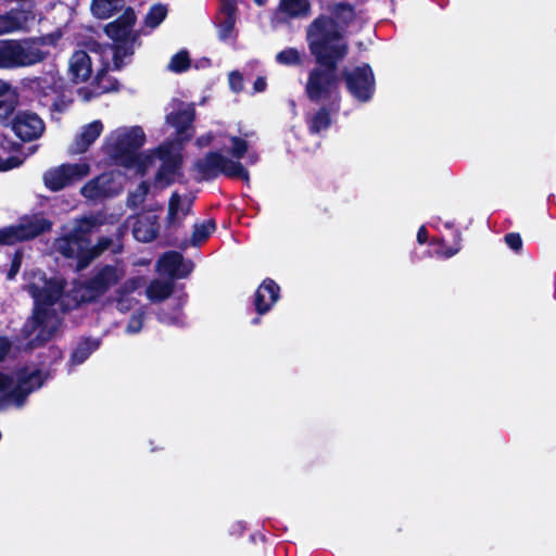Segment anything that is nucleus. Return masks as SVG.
Here are the masks:
<instances>
[{"label":"nucleus","mask_w":556,"mask_h":556,"mask_svg":"<svg viewBox=\"0 0 556 556\" xmlns=\"http://www.w3.org/2000/svg\"><path fill=\"white\" fill-rule=\"evenodd\" d=\"M267 88L266 78L263 76H258L253 84V90L255 92H264Z\"/></svg>","instance_id":"53"},{"label":"nucleus","mask_w":556,"mask_h":556,"mask_svg":"<svg viewBox=\"0 0 556 556\" xmlns=\"http://www.w3.org/2000/svg\"><path fill=\"white\" fill-rule=\"evenodd\" d=\"M63 351L52 344L49 345L43 352H40L38 355V364L40 367L51 368L53 365L62 361Z\"/></svg>","instance_id":"34"},{"label":"nucleus","mask_w":556,"mask_h":556,"mask_svg":"<svg viewBox=\"0 0 556 556\" xmlns=\"http://www.w3.org/2000/svg\"><path fill=\"white\" fill-rule=\"evenodd\" d=\"M35 89L39 94L48 96L51 92H55V86L53 81H49L47 77H36L33 80Z\"/></svg>","instance_id":"42"},{"label":"nucleus","mask_w":556,"mask_h":556,"mask_svg":"<svg viewBox=\"0 0 556 556\" xmlns=\"http://www.w3.org/2000/svg\"><path fill=\"white\" fill-rule=\"evenodd\" d=\"M311 2H279L275 18L279 23H289L293 18H304L311 15Z\"/></svg>","instance_id":"22"},{"label":"nucleus","mask_w":556,"mask_h":556,"mask_svg":"<svg viewBox=\"0 0 556 556\" xmlns=\"http://www.w3.org/2000/svg\"><path fill=\"white\" fill-rule=\"evenodd\" d=\"M96 225L94 217H83L76 222L70 232L55 240V251L65 258L74 260L77 271H81L89 266L81 261L89 254L91 233Z\"/></svg>","instance_id":"3"},{"label":"nucleus","mask_w":556,"mask_h":556,"mask_svg":"<svg viewBox=\"0 0 556 556\" xmlns=\"http://www.w3.org/2000/svg\"><path fill=\"white\" fill-rule=\"evenodd\" d=\"M195 109L189 104L166 115V123L176 129V140L184 144L194 135Z\"/></svg>","instance_id":"15"},{"label":"nucleus","mask_w":556,"mask_h":556,"mask_svg":"<svg viewBox=\"0 0 556 556\" xmlns=\"http://www.w3.org/2000/svg\"><path fill=\"white\" fill-rule=\"evenodd\" d=\"M213 139H214V135L212 132H208L206 135H202V136L198 137L195 140V144L199 148H204V147L210 146L211 142L213 141Z\"/></svg>","instance_id":"52"},{"label":"nucleus","mask_w":556,"mask_h":556,"mask_svg":"<svg viewBox=\"0 0 556 556\" xmlns=\"http://www.w3.org/2000/svg\"><path fill=\"white\" fill-rule=\"evenodd\" d=\"M146 143V134L140 126H134L117 137L112 146V157L116 164L134 168L138 151Z\"/></svg>","instance_id":"10"},{"label":"nucleus","mask_w":556,"mask_h":556,"mask_svg":"<svg viewBox=\"0 0 556 556\" xmlns=\"http://www.w3.org/2000/svg\"><path fill=\"white\" fill-rule=\"evenodd\" d=\"M160 231V224L155 215L138 219L132 228L134 237L140 242H152Z\"/></svg>","instance_id":"24"},{"label":"nucleus","mask_w":556,"mask_h":556,"mask_svg":"<svg viewBox=\"0 0 556 556\" xmlns=\"http://www.w3.org/2000/svg\"><path fill=\"white\" fill-rule=\"evenodd\" d=\"M49 51L36 47L31 41L17 39L0 40V68L14 70L43 62Z\"/></svg>","instance_id":"7"},{"label":"nucleus","mask_w":556,"mask_h":556,"mask_svg":"<svg viewBox=\"0 0 556 556\" xmlns=\"http://www.w3.org/2000/svg\"><path fill=\"white\" fill-rule=\"evenodd\" d=\"M167 16V8L161 2L153 4L148 11L144 24L150 28H156Z\"/></svg>","instance_id":"36"},{"label":"nucleus","mask_w":556,"mask_h":556,"mask_svg":"<svg viewBox=\"0 0 556 556\" xmlns=\"http://www.w3.org/2000/svg\"><path fill=\"white\" fill-rule=\"evenodd\" d=\"M16 105V100H0V119L10 117L14 113Z\"/></svg>","instance_id":"46"},{"label":"nucleus","mask_w":556,"mask_h":556,"mask_svg":"<svg viewBox=\"0 0 556 556\" xmlns=\"http://www.w3.org/2000/svg\"><path fill=\"white\" fill-rule=\"evenodd\" d=\"M460 241H462V233L458 230H456L454 233L455 247H450V248L445 249L442 253L443 256L448 258V257L454 256L456 253H458V251L460 250Z\"/></svg>","instance_id":"48"},{"label":"nucleus","mask_w":556,"mask_h":556,"mask_svg":"<svg viewBox=\"0 0 556 556\" xmlns=\"http://www.w3.org/2000/svg\"><path fill=\"white\" fill-rule=\"evenodd\" d=\"M258 5H264L266 2H263V1H260V2H256Z\"/></svg>","instance_id":"61"},{"label":"nucleus","mask_w":556,"mask_h":556,"mask_svg":"<svg viewBox=\"0 0 556 556\" xmlns=\"http://www.w3.org/2000/svg\"><path fill=\"white\" fill-rule=\"evenodd\" d=\"M47 378L48 375L43 376L41 369H36L29 374H24V370H21L17 376V381H25L24 387L31 388L33 393L43 386Z\"/></svg>","instance_id":"35"},{"label":"nucleus","mask_w":556,"mask_h":556,"mask_svg":"<svg viewBox=\"0 0 556 556\" xmlns=\"http://www.w3.org/2000/svg\"><path fill=\"white\" fill-rule=\"evenodd\" d=\"M151 162L152 156L138 152V160L136 164H134V168H137L139 172H144Z\"/></svg>","instance_id":"49"},{"label":"nucleus","mask_w":556,"mask_h":556,"mask_svg":"<svg viewBox=\"0 0 556 556\" xmlns=\"http://www.w3.org/2000/svg\"><path fill=\"white\" fill-rule=\"evenodd\" d=\"M417 241L419 244H425L428 241V230L425 226L419 227L417 231Z\"/></svg>","instance_id":"54"},{"label":"nucleus","mask_w":556,"mask_h":556,"mask_svg":"<svg viewBox=\"0 0 556 556\" xmlns=\"http://www.w3.org/2000/svg\"><path fill=\"white\" fill-rule=\"evenodd\" d=\"M125 2H90L93 16L106 20L123 10Z\"/></svg>","instance_id":"30"},{"label":"nucleus","mask_w":556,"mask_h":556,"mask_svg":"<svg viewBox=\"0 0 556 556\" xmlns=\"http://www.w3.org/2000/svg\"><path fill=\"white\" fill-rule=\"evenodd\" d=\"M174 292V286L169 281H152L147 289L148 298L152 302H161L166 300Z\"/></svg>","instance_id":"29"},{"label":"nucleus","mask_w":556,"mask_h":556,"mask_svg":"<svg viewBox=\"0 0 556 556\" xmlns=\"http://www.w3.org/2000/svg\"><path fill=\"white\" fill-rule=\"evenodd\" d=\"M100 345V341L91 338H85L80 340L76 348L73 350L70 363L72 366H77L83 364L85 361L89 358V356L98 350Z\"/></svg>","instance_id":"28"},{"label":"nucleus","mask_w":556,"mask_h":556,"mask_svg":"<svg viewBox=\"0 0 556 556\" xmlns=\"http://www.w3.org/2000/svg\"><path fill=\"white\" fill-rule=\"evenodd\" d=\"M238 2H220V7L216 13V26L218 28V38L222 41L228 40L236 26Z\"/></svg>","instance_id":"18"},{"label":"nucleus","mask_w":556,"mask_h":556,"mask_svg":"<svg viewBox=\"0 0 556 556\" xmlns=\"http://www.w3.org/2000/svg\"><path fill=\"white\" fill-rule=\"evenodd\" d=\"M159 268L172 278H186L191 268L184 262V255L178 251H167L157 261Z\"/></svg>","instance_id":"20"},{"label":"nucleus","mask_w":556,"mask_h":556,"mask_svg":"<svg viewBox=\"0 0 556 556\" xmlns=\"http://www.w3.org/2000/svg\"><path fill=\"white\" fill-rule=\"evenodd\" d=\"M280 286L271 278H265L253 295V306L257 315L267 314L280 299Z\"/></svg>","instance_id":"16"},{"label":"nucleus","mask_w":556,"mask_h":556,"mask_svg":"<svg viewBox=\"0 0 556 556\" xmlns=\"http://www.w3.org/2000/svg\"><path fill=\"white\" fill-rule=\"evenodd\" d=\"M192 201L181 206V198L177 191L173 192L168 200L167 215L165 218V237L168 245H177V239L170 237V231L182 226L184 219L191 213Z\"/></svg>","instance_id":"13"},{"label":"nucleus","mask_w":556,"mask_h":556,"mask_svg":"<svg viewBox=\"0 0 556 556\" xmlns=\"http://www.w3.org/2000/svg\"><path fill=\"white\" fill-rule=\"evenodd\" d=\"M9 146L4 147L3 143H1L2 148L8 149L9 151H20L22 149V144L14 141H8Z\"/></svg>","instance_id":"56"},{"label":"nucleus","mask_w":556,"mask_h":556,"mask_svg":"<svg viewBox=\"0 0 556 556\" xmlns=\"http://www.w3.org/2000/svg\"><path fill=\"white\" fill-rule=\"evenodd\" d=\"M21 242L15 225L0 228V245H13Z\"/></svg>","instance_id":"41"},{"label":"nucleus","mask_w":556,"mask_h":556,"mask_svg":"<svg viewBox=\"0 0 556 556\" xmlns=\"http://www.w3.org/2000/svg\"><path fill=\"white\" fill-rule=\"evenodd\" d=\"M103 130L101 121H93L86 125L76 136L70 151L72 154L85 153L89 147L100 137Z\"/></svg>","instance_id":"21"},{"label":"nucleus","mask_w":556,"mask_h":556,"mask_svg":"<svg viewBox=\"0 0 556 556\" xmlns=\"http://www.w3.org/2000/svg\"><path fill=\"white\" fill-rule=\"evenodd\" d=\"M122 250H123V245L119 243V244L115 245V247L112 249V253H113V254H118V253H121V252H122Z\"/></svg>","instance_id":"58"},{"label":"nucleus","mask_w":556,"mask_h":556,"mask_svg":"<svg viewBox=\"0 0 556 556\" xmlns=\"http://www.w3.org/2000/svg\"><path fill=\"white\" fill-rule=\"evenodd\" d=\"M89 173L88 163H63L46 170L42 179L48 190L58 192L83 180Z\"/></svg>","instance_id":"9"},{"label":"nucleus","mask_w":556,"mask_h":556,"mask_svg":"<svg viewBox=\"0 0 556 556\" xmlns=\"http://www.w3.org/2000/svg\"><path fill=\"white\" fill-rule=\"evenodd\" d=\"M61 33L60 31H55V33H51V34H48L46 36H41V37H37V38H30V39H25L24 41H31L34 42V45L36 47H38L39 45H51V46H55L58 43V41L61 39Z\"/></svg>","instance_id":"44"},{"label":"nucleus","mask_w":556,"mask_h":556,"mask_svg":"<svg viewBox=\"0 0 556 556\" xmlns=\"http://www.w3.org/2000/svg\"><path fill=\"white\" fill-rule=\"evenodd\" d=\"M325 13L319 14L306 27V42L317 66L308 72L305 96L319 109L306 116L311 135L327 130L332 115L341 108L339 64L349 54L345 31L355 24L364 23L363 12L351 2H326Z\"/></svg>","instance_id":"1"},{"label":"nucleus","mask_w":556,"mask_h":556,"mask_svg":"<svg viewBox=\"0 0 556 556\" xmlns=\"http://www.w3.org/2000/svg\"><path fill=\"white\" fill-rule=\"evenodd\" d=\"M276 62L285 66H300L303 64L301 52L293 47L286 48L276 54Z\"/></svg>","instance_id":"33"},{"label":"nucleus","mask_w":556,"mask_h":556,"mask_svg":"<svg viewBox=\"0 0 556 556\" xmlns=\"http://www.w3.org/2000/svg\"><path fill=\"white\" fill-rule=\"evenodd\" d=\"M62 319L53 307L34 306L31 315L24 323L21 332L28 349H37L49 342L58 332Z\"/></svg>","instance_id":"5"},{"label":"nucleus","mask_w":556,"mask_h":556,"mask_svg":"<svg viewBox=\"0 0 556 556\" xmlns=\"http://www.w3.org/2000/svg\"><path fill=\"white\" fill-rule=\"evenodd\" d=\"M229 81L233 90H239L242 87L243 77L239 72H231L229 74Z\"/></svg>","instance_id":"51"},{"label":"nucleus","mask_w":556,"mask_h":556,"mask_svg":"<svg viewBox=\"0 0 556 556\" xmlns=\"http://www.w3.org/2000/svg\"><path fill=\"white\" fill-rule=\"evenodd\" d=\"M113 245V239L110 237H100L96 244L92 242L89 245V254L83 258L85 265H90L96 258L102 255L106 250Z\"/></svg>","instance_id":"32"},{"label":"nucleus","mask_w":556,"mask_h":556,"mask_svg":"<svg viewBox=\"0 0 556 556\" xmlns=\"http://www.w3.org/2000/svg\"><path fill=\"white\" fill-rule=\"evenodd\" d=\"M12 348V342L5 336H0V362H2L9 354Z\"/></svg>","instance_id":"50"},{"label":"nucleus","mask_w":556,"mask_h":556,"mask_svg":"<svg viewBox=\"0 0 556 556\" xmlns=\"http://www.w3.org/2000/svg\"><path fill=\"white\" fill-rule=\"evenodd\" d=\"M191 64L189 53L185 50L175 53L169 62L168 68L174 73L186 72Z\"/></svg>","instance_id":"39"},{"label":"nucleus","mask_w":556,"mask_h":556,"mask_svg":"<svg viewBox=\"0 0 556 556\" xmlns=\"http://www.w3.org/2000/svg\"><path fill=\"white\" fill-rule=\"evenodd\" d=\"M52 106L54 108V110L56 111H61L60 106H59V103L55 101L53 102Z\"/></svg>","instance_id":"60"},{"label":"nucleus","mask_w":556,"mask_h":556,"mask_svg":"<svg viewBox=\"0 0 556 556\" xmlns=\"http://www.w3.org/2000/svg\"><path fill=\"white\" fill-rule=\"evenodd\" d=\"M258 161V154L256 152H251L248 155V163L250 165L255 164Z\"/></svg>","instance_id":"57"},{"label":"nucleus","mask_w":556,"mask_h":556,"mask_svg":"<svg viewBox=\"0 0 556 556\" xmlns=\"http://www.w3.org/2000/svg\"><path fill=\"white\" fill-rule=\"evenodd\" d=\"M143 326V316L142 314H134L129 318L126 331L128 333H138Z\"/></svg>","instance_id":"47"},{"label":"nucleus","mask_w":556,"mask_h":556,"mask_svg":"<svg viewBox=\"0 0 556 556\" xmlns=\"http://www.w3.org/2000/svg\"><path fill=\"white\" fill-rule=\"evenodd\" d=\"M80 193L86 199L98 200L103 198L106 192L103 186L100 185V177L89 180L80 189Z\"/></svg>","instance_id":"37"},{"label":"nucleus","mask_w":556,"mask_h":556,"mask_svg":"<svg viewBox=\"0 0 556 556\" xmlns=\"http://www.w3.org/2000/svg\"><path fill=\"white\" fill-rule=\"evenodd\" d=\"M182 165V156L180 154H172L163 160L162 165L155 174L156 181H165L167 186L174 184V176H184L180 172Z\"/></svg>","instance_id":"23"},{"label":"nucleus","mask_w":556,"mask_h":556,"mask_svg":"<svg viewBox=\"0 0 556 556\" xmlns=\"http://www.w3.org/2000/svg\"><path fill=\"white\" fill-rule=\"evenodd\" d=\"M71 80L80 84L89 80L92 75V62L85 50H75L68 61Z\"/></svg>","instance_id":"19"},{"label":"nucleus","mask_w":556,"mask_h":556,"mask_svg":"<svg viewBox=\"0 0 556 556\" xmlns=\"http://www.w3.org/2000/svg\"><path fill=\"white\" fill-rule=\"evenodd\" d=\"M261 316L262 315H258L257 317H254L252 320H251V324L252 325H258L261 323Z\"/></svg>","instance_id":"59"},{"label":"nucleus","mask_w":556,"mask_h":556,"mask_svg":"<svg viewBox=\"0 0 556 556\" xmlns=\"http://www.w3.org/2000/svg\"><path fill=\"white\" fill-rule=\"evenodd\" d=\"M110 70L114 71L113 64L111 65L109 61H103L101 67L98 68L90 83V88L84 90L85 100H90L104 93L117 92L121 90L119 80L108 74Z\"/></svg>","instance_id":"14"},{"label":"nucleus","mask_w":556,"mask_h":556,"mask_svg":"<svg viewBox=\"0 0 556 556\" xmlns=\"http://www.w3.org/2000/svg\"><path fill=\"white\" fill-rule=\"evenodd\" d=\"M229 140L231 142L230 154L236 159L235 161L240 162V160L248 153L249 144L247 140L238 136H231Z\"/></svg>","instance_id":"40"},{"label":"nucleus","mask_w":556,"mask_h":556,"mask_svg":"<svg viewBox=\"0 0 556 556\" xmlns=\"http://www.w3.org/2000/svg\"><path fill=\"white\" fill-rule=\"evenodd\" d=\"M339 77L344 79L346 90L358 102L366 103L374 97L376 78L368 63H363L351 71L344 68Z\"/></svg>","instance_id":"8"},{"label":"nucleus","mask_w":556,"mask_h":556,"mask_svg":"<svg viewBox=\"0 0 556 556\" xmlns=\"http://www.w3.org/2000/svg\"><path fill=\"white\" fill-rule=\"evenodd\" d=\"M21 239V242L33 240L52 228V222L42 216H23L20 223L15 225Z\"/></svg>","instance_id":"17"},{"label":"nucleus","mask_w":556,"mask_h":556,"mask_svg":"<svg viewBox=\"0 0 556 556\" xmlns=\"http://www.w3.org/2000/svg\"><path fill=\"white\" fill-rule=\"evenodd\" d=\"M137 16L131 8H126L122 15L104 26V34L112 40L108 47L113 53V70L126 66L125 59L135 54L136 45L140 46V33L134 30Z\"/></svg>","instance_id":"2"},{"label":"nucleus","mask_w":556,"mask_h":556,"mask_svg":"<svg viewBox=\"0 0 556 556\" xmlns=\"http://www.w3.org/2000/svg\"><path fill=\"white\" fill-rule=\"evenodd\" d=\"M504 241L515 252H519L522 249V238L519 232L506 233Z\"/></svg>","instance_id":"45"},{"label":"nucleus","mask_w":556,"mask_h":556,"mask_svg":"<svg viewBox=\"0 0 556 556\" xmlns=\"http://www.w3.org/2000/svg\"><path fill=\"white\" fill-rule=\"evenodd\" d=\"M140 286V278L134 277L125 280L117 289L111 299L112 302L117 304V308L122 312L129 309L130 305L128 296L134 293Z\"/></svg>","instance_id":"26"},{"label":"nucleus","mask_w":556,"mask_h":556,"mask_svg":"<svg viewBox=\"0 0 556 556\" xmlns=\"http://www.w3.org/2000/svg\"><path fill=\"white\" fill-rule=\"evenodd\" d=\"M11 129L22 141L29 142L41 137L45 131V123L34 112L17 111L11 119Z\"/></svg>","instance_id":"12"},{"label":"nucleus","mask_w":556,"mask_h":556,"mask_svg":"<svg viewBox=\"0 0 556 556\" xmlns=\"http://www.w3.org/2000/svg\"><path fill=\"white\" fill-rule=\"evenodd\" d=\"M25 381H17L15 386L8 389L5 396L2 397V410L10 407L12 404L16 407H22L28 395L31 393V388H26Z\"/></svg>","instance_id":"27"},{"label":"nucleus","mask_w":556,"mask_h":556,"mask_svg":"<svg viewBox=\"0 0 556 556\" xmlns=\"http://www.w3.org/2000/svg\"><path fill=\"white\" fill-rule=\"evenodd\" d=\"M125 276L122 261L115 264H98L91 275L81 282V301L96 303L113 287L117 286Z\"/></svg>","instance_id":"6"},{"label":"nucleus","mask_w":556,"mask_h":556,"mask_svg":"<svg viewBox=\"0 0 556 556\" xmlns=\"http://www.w3.org/2000/svg\"><path fill=\"white\" fill-rule=\"evenodd\" d=\"M216 223L214 219H207L202 224H194L191 236V244L198 245L208 239L211 233L215 231Z\"/></svg>","instance_id":"31"},{"label":"nucleus","mask_w":556,"mask_h":556,"mask_svg":"<svg viewBox=\"0 0 556 556\" xmlns=\"http://www.w3.org/2000/svg\"><path fill=\"white\" fill-rule=\"evenodd\" d=\"M27 12L12 9L5 14H0V35L20 30L27 23Z\"/></svg>","instance_id":"25"},{"label":"nucleus","mask_w":556,"mask_h":556,"mask_svg":"<svg viewBox=\"0 0 556 556\" xmlns=\"http://www.w3.org/2000/svg\"><path fill=\"white\" fill-rule=\"evenodd\" d=\"M197 173L195 181H212L219 175L231 179L249 181V170L239 161H233L222 154L219 151H210L203 157L198 159L192 166Z\"/></svg>","instance_id":"4"},{"label":"nucleus","mask_w":556,"mask_h":556,"mask_svg":"<svg viewBox=\"0 0 556 556\" xmlns=\"http://www.w3.org/2000/svg\"><path fill=\"white\" fill-rule=\"evenodd\" d=\"M10 89L11 85L8 81L0 78V97L7 94L10 91Z\"/></svg>","instance_id":"55"},{"label":"nucleus","mask_w":556,"mask_h":556,"mask_svg":"<svg viewBox=\"0 0 556 556\" xmlns=\"http://www.w3.org/2000/svg\"><path fill=\"white\" fill-rule=\"evenodd\" d=\"M22 262H23V253H22V251L17 250L14 252L12 260H11L10 267L7 271L8 280H13L16 277V275L18 274V271L21 269Z\"/></svg>","instance_id":"43"},{"label":"nucleus","mask_w":556,"mask_h":556,"mask_svg":"<svg viewBox=\"0 0 556 556\" xmlns=\"http://www.w3.org/2000/svg\"><path fill=\"white\" fill-rule=\"evenodd\" d=\"M38 276L42 285L29 282L25 286V290L34 299L35 305L40 307H52L62 296L65 288V282L61 279H47L45 273L38 270L34 273Z\"/></svg>","instance_id":"11"},{"label":"nucleus","mask_w":556,"mask_h":556,"mask_svg":"<svg viewBox=\"0 0 556 556\" xmlns=\"http://www.w3.org/2000/svg\"><path fill=\"white\" fill-rule=\"evenodd\" d=\"M150 191V185L148 181H141L134 192H130L127 198V206L130 208H137L146 201V198Z\"/></svg>","instance_id":"38"}]
</instances>
